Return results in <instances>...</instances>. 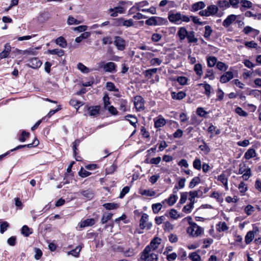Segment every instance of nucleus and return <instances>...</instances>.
<instances>
[{"instance_id":"58836bf2","label":"nucleus","mask_w":261,"mask_h":261,"mask_svg":"<svg viewBox=\"0 0 261 261\" xmlns=\"http://www.w3.org/2000/svg\"><path fill=\"white\" fill-rule=\"evenodd\" d=\"M203 144L200 145L199 148L201 151H203L205 154H207L211 151V149L204 141L203 142Z\"/></svg>"},{"instance_id":"ddd939ff","label":"nucleus","mask_w":261,"mask_h":261,"mask_svg":"<svg viewBox=\"0 0 261 261\" xmlns=\"http://www.w3.org/2000/svg\"><path fill=\"white\" fill-rule=\"evenodd\" d=\"M205 7V4L203 2H198L192 4L191 11L192 12H196L198 10H202Z\"/></svg>"},{"instance_id":"2eb2a0df","label":"nucleus","mask_w":261,"mask_h":261,"mask_svg":"<svg viewBox=\"0 0 261 261\" xmlns=\"http://www.w3.org/2000/svg\"><path fill=\"white\" fill-rule=\"evenodd\" d=\"M188 33L189 32H188L185 27L179 28L177 35L178 36L180 41H183L186 38H187Z\"/></svg>"},{"instance_id":"69168bd1","label":"nucleus","mask_w":261,"mask_h":261,"mask_svg":"<svg viewBox=\"0 0 261 261\" xmlns=\"http://www.w3.org/2000/svg\"><path fill=\"white\" fill-rule=\"evenodd\" d=\"M217 226L218 228H217V229L220 231H226L228 229V227L227 226L225 222H220L218 225Z\"/></svg>"},{"instance_id":"423d86ee","label":"nucleus","mask_w":261,"mask_h":261,"mask_svg":"<svg viewBox=\"0 0 261 261\" xmlns=\"http://www.w3.org/2000/svg\"><path fill=\"white\" fill-rule=\"evenodd\" d=\"M114 44L119 50H123L126 46V41L121 37L116 36L114 37Z\"/></svg>"},{"instance_id":"6ab92c4d","label":"nucleus","mask_w":261,"mask_h":261,"mask_svg":"<svg viewBox=\"0 0 261 261\" xmlns=\"http://www.w3.org/2000/svg\"><path fill=\"white\" fill-rule=\"evenodd\" d=\"M11 46L9 43H6L5 45L4 50L0 53V58L4 59L8 57L11 51Z\"/></svg>"},{"instance_id":"e2e57ef3","label":"nucleus","mask_w":261,"mask_h":261,"mask_svg":"<svg viewBox=\"0 0 261 261\" xmlns=\"http://www.w3.org/2000/svg\"><path fill=\"white\" fill-rule=\"evenodd\" d=\"M105 109L107 110L112 115H117L118 114V111L117 110L116 108L113 106H109Z\"/></svg>"},{"instance_id":"4c0bfd02","label":"nucleus","mask_w":261,"mask_h":261,"mask_svg":"<svg viewBox=\"0 0 261 261\" xmlns=\"http://www.w3.org/2000/svg\"><path fill=\"white\" fill-rule=\"evenodd\" d=\"M48 51L51 55H57L59 57H62L64 54V51L62 49H54L51 50H48Z\"/></svg>"},{"instance_id":"4be33fe9","label":"nucleus","mask_w":261,"mask_h":261,"mask_svg":"<svg viewBox=\"0 0 261 261\" xmlns=\"http://www.w3.org/2000/svg\"><path fill=\"white\" fill-rule=\"evenodd\" d=\"M125 119L128 120L129 123L135 128L137 127L136 123L138 122V119L134 115L128 114L125 117Z\"/></svg>"},{"instance_id":"de8ad7c7","label":"nucleus","mask_w":261,"mask_h":261,"mask_svg":"<svg viewBox=\"0 0 261 261\" xmlns=\"http://www.w3.org/2000/svg\"><path fill=\"white\" fill-rule=\"evenodd\" d=\"M113 214L108 213L107 215L103 214L101 219V223L102 224L106 223L109 220H111L112 218Z\"/></svg>"},{"instance_id":"37998d69","label":"nucleus","mask_w":261,"mask_h":261,"mask_svg":"<svg viewBox=\"0 0 261 261\" xmlns=\"http://www.w3.org/2000/svg\"><path fill=\"white\" fill-rule=\"evenodd\" d=\"M178 199V196L175 194H173L170 196L168 198L167 201L169 205L171 206L175 203Z\"/></svg>"},{"instance_id":"4468645a","label":"nucleus","mask_w":261,"mask_h":261,"mask_svg":"<svg viewBox=\"0 0 261 261\" xmlns=\"http://www.w3.org/2000/svg\"><path fill=\"white\" fill-rule=\"evenodd\" d=\"M100 110V106H91L88 109L89 114L91 116H97L99 114Z\"/></svg>"},{"instance_id":"864d4df0","label":"nucleus","mask_w":261,"mask_h":261,"mask_svg":"<svg viewBox=\"0 0 261 261\" xmlns=\"http://www.w3.org/2000/svg\"><path fill=\"white\" fill-rule=\"evenodd\" d=\"M155 16H152L145 21V24L149 26H156Z\"/></svg>"},{"instance_id":"5701e85b","label":"nucleus","mask_w":261,"mask_h":261,"mask_svg":"<svg viewBox=\"0 0 261 261\" xmlns=\"http://www.w3.org/2000/svg\"><path fill=\"white\" fill-rule=\"evenodd\" d=\"M207 66L209 67H213L215 65H217V59L214 56H209L206 57Z\"/></svg>"},{"instance_id":"393cba45","label":"nucleus","mask_w":261,"mask_h":261,"mask_svg":"<svg viewBox=\"0 0 261 261\" xmlns=\"http://www.w3.org/2000/svg\"><path fill=\"white\" fill-rule=\"evenodd\" d=\"M256 155V153L255 149L250 148L245 152L244 158L246 160H249L251 158L255 157Z\"/></svg>"},{"instance_id":"ea45409f","label":"nucleus","mask_w":261,"mask_h":261,"mask_svg":"<svg viewBox=\"0 0 261 261\" xmlns=\"http://www.w3.org/2000/svg\"><path fill=\"white\" fill-rule=\"evenodd\" d=\"M205 32L204 34V37L206 38V39H208L210 38L212 32L213 30L211 28V27L210 25H206L204 27Z\"/></svg>"},{"instance_id":"3c124183","label":"nucleus","mask_w":261,"mask_h":261,"mask_svg":"<svg viewBox=\"0 0 261 261\" xmlns=\"http://www.w3.org/2000/svg\"><path fill=\"white\" fill-rule=\"evenodd\" d=\"M204 79L208 78L210 80H214L215 78L213 70L207 69L206 73L204 77Z\"/></svg>"},{"instance_id":"473e14b6","label":"nucleus","mask_w":261,"mask_h":261,"mask_svg":"<svg viewBox=\"0 0 261 261\" xmlns=\"http://www.w3.org/2000/svg\"><path fill=\"white\" fill-rule=\"evenodd\" d=\"M200 178L199 176L194 177L190 182L189 188L190 189L194 188L197 185L200 183Z\"/></svg>"},{"instance_id":"f704fd0d","label":"nucleus","mask_w":261,"mask_h":261,"mask_svg":"<svg viewBox=\"0 0 261 261\" xmlns=\"http://www.w3.org/2000/svg\"><path fill=\"white\" fill-rule=\"evenodd\" d=\"M252 32L254 33L255 35H258L259 33V31L258 30L254 29L249 26H246L243 29V32L245 34H248Z\"/></svg>"},{"instance_id":"72a5a7b5","label":"nucleus","mask_w":261,"mask_h":261,"mask_svg":"<svg viewBox=\"0 0 261 261\" xmlns=\"http://www.w3.org/2000/svg\"><path fill=\"white\" fill-rule=\"evenodd\" d=\"M194 70L198 76H201L203 74L202 65L200 63L195 64Z\"/></svg>"},{"instance_id":"bf43d9fd","label":"nucleus","mask_w":261,"mask_h":261,"mask_svg":"<svg viewBox=\"0 0 261 261\" xmlns=\"http://www.w3.org/2000/svg\"><path fill=\"white\" fill-rule=\"evenodd\" d=\"M82 22L75 19L73 17L69 16L68 18L67 23L69 25L78 24Z\"/></svg>"},{"instance_id":"f8f14e48","label":"nucleus","mask_w":261,"mask_h":261,"mask_svg":"<svg viewBox=\"0 0 261 261\" xmlns=\"http://www.w3.org/2000/svg\"><path fill=\"white\" fill-rule=\"evenodd\" d=\"M161 239L155 238L153 239L150 243L149 245L146 247H149L150 251L155 250L158 248L159 245L161 243Z\"/></svg>"},{"instance_id":"cd10ccee","label":"nucleus","mask_w":261,"mask_h":261,"mask_svg":"<svg viewBox=\"0 0 261 261\" xmlns=\"http://www.w3.org/2000/svg\"><path fill=\"white\" fill-rule=\"evenodd\" d=\"M187 38L189 43H196L198 41L197 38L195 37V32L193 31L189 32Z\"/></svg>"},{"instance_id":"4d7b16f0","label":"nucleus","mask_w":261,"mask_h":261,"mask_svg":"<svg viewBox=\"0 0 261 261\" xmlns=\"http://www.w3.org/2000/svg\"><path fill=\"white\" fill-rule=\"evenodd\" d=\"M162 207V205L160 203H155L152 205V209L154 214H158L161 210Z\"/></svg>"},{"instance_id":"a878e982","label":"nucleus","mask_w":261,"mask_h":261,"mask_svg":"<svg viewBox=\"0 0 261 261\" xmlns=\"http://www.w3.org/2000/svg\"><path fill=\"white\" fill-rule=\"evenodd\" d=\"M38 144H39V141L37 139H36L32 143L28 144L27 145H18V146L15 147V148L12 149L11 151H12L13 150H17L18 149L22 148H24V147H28L29 148H31V147H32L33 146H37L38 145Z\"/></svg>"},{"instance_id":"603ef678","label":"nucleus","mask_w":261,"mask_h":261,"mask_svg":"<svg viewBox=\"0 0 261 261\" xmlns=\"http://www.w3.org/2000/svg\"><path fill=\"white\" fill-rule=\"evenodd\" d=\"M194 203H192V202L190 201V203L188 204L185 205L182 208V212L188 214L191 212L192 209L194 207Z\"/></svg>"},{"instance_id":"2f4dec72","label":"nucleus","mask_w":261,"mask_h":261,"mask_svg":"<svg viewBox=\"0 0 261 261\" xmlns=\"http://www.w3.org/2000/svg\"><path fill=\"white\" fill-rule=\"evenodd\" d=\"M156 25H167L168 24V21L166 18L155 16Z\"/></svg>"},{"instance_id":"c85d7f7f","label":"nucleus","mask_w":261,"mask_h":261,"mask_svg":"<svg viewBox=\"0 0 261 261\" xmlns=\"http://www.w3.org/2000/svg\"><path fill=\"white\" fill-rule=\"evenodd\" d=\"M158 71V68H151L146 70L143 72V74L146 77L150 79L153 75V74H155Z\"/></svg>"},{"instance_id":"9b49d317","label":"nucleus","mask_w":261,"mask_h":261,"mask_svg":"<svg viewBox=\"0 0 261 261\" xmlns=\"http://www.w3.org/2000/svg\"><path fill=\"white\" fill-rule=\"evenodd\" d=\"M190 197L189 198V200L192 203L195 202V198L196 197H200L202 195V192L200 190L197 191H191L189 193Z\"/></svg>"},{"instance_id":"49530a36","label":"nucleus","mask_w":261,"mask_h":261,"mask_svg":"<svg viewBox=\"0 0 261 261\" xmlns=\"http://www.w3.org/2000/svg\"><path fill=\"white\" fill-rule=\"evenodd\" d=\"M254 207L250 204L247 205L244 208L245 213L247 214V216L251 215L254 212Z\"/></svg>"},{"instance_id":"c756f323","label":"nucleus","mask_w":261,"mask_h":261,"mask_svg":"<svg viewBox=\"0 0 261 261\" xmlns=\"http://www.w3.org/2000/svg\"><path fill=\"white\" fill-rule=\"evenodd\" d=\"M254 238V232L249 231L248 232L245 237V243L247 244H250Z\"/></svg>"},{"instance_id":"6e6d98bb","label":"nucleus","mask_w":261,"mask_h":261,"mask_svg":"<svg viewBox=\"0 0 261 261\" xmlns=\"http://www.w3.org/2000/svg\"><path fill=\"white\" fill-rule=\"evenodd\" d=\"M106 88L110 91H118V89L116 88L114 84L111 82H108L106 83Z\"/></svg>"},{"instance_id":"09e8293b","label":"nucleus","mask_w":261,"mask_h":261,"mask_svg":"<svg viewBox=\"0 0 261 261\" xmlns=\"http://www.w3.org/2000/svg\"><path fill=\"white\" fill-rule=\"evenodd\" d=\"M218 7L220 8H229L228 2L225 0H219L217 3Z\"/></svg>"},{"instance_id":"b1692460","label":"nucleus","mask_w":261,"mask_h":261,"mask_svg":"<svg viewBox=\"0 0 261 261\" xmlns=\"http://www.w3.org/2000/svg\"><path fill=\"white\" fill-rule=\"evenodd\" d=\"M198 86H203L204 87L205 90L204 93L206 95L207 97H210L212 89L211 85L204 82V83L199 84Z\"/></svg>"},{"instance_id":"7ed1b4c3","label":"nucleus","mask_w":261,"mask_h":261,"mask_svg":"<svg viewBox=\"0 0 261 261\" xmlns=\"http://www.w3.org/2000/svg\"><path fill=\"white\" fill-rule=\"evenodd\" d=\"M141 259L144 261H156L158 255L155 253H152L150 251L149 247H145L141 252Z\"/></svg>"},{"instance_id":"9d476101","label":"nucleus","mask_w":261,"mask_h":261,"mask_svg":"<svg viewBox=\"0 0 261 261\" xmlns=\"http://www.w3.org/2000/svg\"><path fill=\"white\" fill-rule=\"evenodd\" d=\"M237 19V16L234 14L228 15L227 18L223 21V25L225 28H228L232 23L234 21Z\"/></svg>"},{"instance_id":"7c9ffc66","label":"nucleus","mask_w":261,"mask_h":261,"mask_svg":"<svg viewBox=\"0 0 261 261\" xmlns=\"http://www.w3.org/2000/svg\"><path fill=\"white\" fill-rule=\"evenodd\" d=\"M56 43L62 48H65L67 46V42L63 37H59L56 40Z\"/></svg>"},{"instance_id":"e433bc0d","label":"nucleus","mask_w":261,"mask_h":261,"mask_svg":"<svg viewBox=\"0 0 261 261\" xmlns=\"http://www.w3.org/2000/svg\"><path fill=\"white\" fill-rule=\"evenodd\" d=\"M82 247L80 246H77L75 249L68 251L67 253L68 255H71L74 257H78L79 256L80 252L81 250Z\"/></svg>"},{"instance_id":"0eeeda50","label":"nucleus","mask_w":261,"mask_h":261,"mask_svg":"<svg viewBox=\"0 0 261 261\" xmlns=\"http://www.w3.org/2000/svg\"><path fill=\"white\" fill-rule=\"evenodd\" d=\"M148 215L146 213H143L141 216L139 226L141 229H144L145 228L147 229H150L152 226V223L151 222L147 223L148 220Z\"/></svg>"},{"instance_id":"6e6552de","label":"nucleus","mask_w":261,"mask_h":261,"mask_svg":"<svg viewBox=\"0 0 261 261\" xmlns=\"http://www.w3.org/2000/svg\"><path fill=\"white\" fill-rule=\"evenodd\" d=\"M153 120L154 122V127L156 128L164 126L166 123V120L161 115L154 119Z\"/></svg>"},{"instance_id":"680f3d73","label":"nucleus","mask_w":261,"mask_h":261,"mask_svg":"<svg viewBox=\"0 0 261 261\" xmlns=\"http://www.w3.org/2000/svg\"><path fill=\"white\" fill-rule=\"evenodd\" d=\"M240 3L242 7L245 8H251L252 6V3L248 0H242Z\"/></svg>"},{"instance_id":"774afa93","label":"nucleus","mask_w":261,"mask_h":261,"mask_svg":"<svg viewBox=\"0 0 261 261\" xmlns=\"http://www.w3.org/2000/svg\"><path fill=\"white\" fill-rule=\"evenodd\" d=\"M170 217L173 219H177L179 217V215L178 214L177 212L175 209H171L169 212Z\"/></svg>"},{"instance_id":"c9c22d12","label":"nucleus","mask_w":261,"mask_h":261,"mask_svg":"<svg viewBox=\"0 0 261 261\" xmlns=\"http://www.w3.org/2000/svg\"><path fill=\"white\" fill-rule=\"evenodd\" d=\"M103 206L108 210L117 209L119 207V204L115 203H106L103 204Z\"/></svg>"},{"instance_id":"1a4fd4ad","label":"nucleus","mask_w":261,"mask_h":261,"mask_svg":"<svg viewBox=\"0 0 261 261\" xmlns=\"http://www.w3.org/2000/svg\"><path fill=\"white\" fill-rule=\"evenodd\" d=\"M233 78V74L232 72L228 71L221 76L220 81L221 83H226Z\"/></svg>"},{"instance_id":"f03ea898","label":"nucleus","mask_w":261,"mask_h":261,"mask_svg":"<svg viewBox=\"0 0 261 261\" xmlns=\"http://www.w3.org/2000/svg\"><path fill=\"white\" fill-rule=\"evenodd\" d=\"M187 233L192 237H198L203 231V228L195 222L190 223V226L187 228Z\"/></svg>"},{"instance_id":"13d9d810","label":"nucleus","mask_w":261,"mask_h":261,"mask_svg":"<svg viewBox=\"0 0 261 261\" xmlns=\"http://www.w3.org/2000/svg\"><path fill=\"white\" fill-rule=\"evenodd\" d=\"M216 67L221 71H226L228 68V66H227L224 63L220 61L217 62Z\"/></svg>"},{"instance_id":"412c9836","label":"nucleus","mask_w":261,"mask_h":261,"mask_svg":"<svg viewBox=\"0 0 261 261\" xmlns=\"http://www.w3.org/2000/svg\"><path fill=\"white\" fill-rule=\"evenodd\" d=\"M186 96V94L184 91H179L178 93L172 92L171 93L172 98L174 99L181 100L185 98Z\"/></svg>"},{"instance_id":"c03bdc74","label":"nucleus","mask_w":261,"mask_h":261,"mask_svg":"<svg viewBox=\"0 0 261 261\" xmlns=\"http://www.w3.org/2000/svg\"><path fill=\"white\" fill-rule=\"evenodd\" d=\"M193 167L198 170H200L201 169V161L200 159L196 158L193 162Z\"/></svg>"},{"instance_id":"f257e3e1","label":"nucleus","mask_w":261,"mask_h":261,"mask_svg":"<svg viewBox=\"0 0 261 261\" xmlns=\"http://www.w3.org/2000/svg\"><path fill=\"white\" fill-rule=\"evenodd\" d=\"M168 18L170 22L180 24L182 22H189L190 21V17L188 16L182 14L180 12H174L170 11L168 14Z\"/></svg>"},{"instance_id":"f3484780","label":"nucleus","mask_w":261,"mask_h":261,"mask_svg":"<svg viewBox=\"0 0 261 261\" xmlns=\"http://www.w3.org/2000/svg\"><path fill=\"white\" fill-rule=\"evenodd\" d=\"M95 223V220L93 218L87 219L81 221L80 224L81 228H84L87 226H91Z\"/></svg>"},{"instance_id":"338daca9","label":"nucleus","mask_w":261,"mask_h":261,"mask_svg":"<svg viewBox=\"0 0 261 261\" xmlns=\"http://www.w3.org/2000/svg\"><path fill=\"white\" fill-rule=\"evenodd\" d=\"M238 189L241 193H244L247 190V187L244 181H241L239 185Z\"/></svg>"},{"instance_id":"dca6fc26","label":"nucleus","mask_w":261,"mask_h":261,"mask_svg":"<svg viewBox=\"0 0 261 261\" xmlns=\"http://www.w3.org/2000/svg\"><path fill=\"white\" fill-rule=\"evenodd\" d=\"M42 62L37 58H33L29 62V66L32 68L37 69L41 66Z\"/></svg>"},{"instance_id":"8fccbe9b","label":"nucleus","mask_w":261,"mask_h":261,"mask_svg":"<svg viewBox=\"0 0 261 261\" xmlns=\"http://www.w3.org/2000/svg\"><path fill=\"white\" fill-rule=\"evenodd\" d=\"M174 228V226L170 222H166L163 226V229L165 231L170 232Z\"/></svg>"},{"instance_id":"0e129e2a","label":"nucleus","mask_w":261,"mask_h":261,"mask_svg":"<svg viewBox=\"0 0 261 261\" xmlns=\"http://www.w3.org/2000/svg\"><path fill=\"white\" fill-rule=\"evenodd\" d=\"M235 112L241 116L246 117L248 116V113L239 107L236 108Z\"/></svg>"},{"instance_id":"aec40b11","label":"nucleus","mask_w":261,"mask_h":261,"mask_svg":"<svg viewBox=\"0 0 261 261\" xmlns=\"http://www.w3.org/2000/svg\"><path fill=\"white\" fill-rule=\"evenodd\" d=\"M81 194L88 200L91 199L94 197V193L91 189L82 190L80 191Z\"/></svg>"},{"instance_id":"39448f33","label":"nucleus","mask_w":261,"mask_h":261,"mask_svg":"<svg viewBox=\"0 0 261 261\" xmlns=\"http://www.w3.org/2000/svg\"><path fill=\"white\" fill-rule=\"evenodd\" d=\"M134 105L138 112L143 111L145 109L144 100L140 95H137L134 97Z\"/></svg>"},{"instance_id":"79ce46f5","label":"nucleus","mask_w":261,"mask_h":261,"mask_svg":"<svg viewBox=\"0 0 261 261\" xmlns=\"http://www.w3.org/2000/svg\"><path fill=\"white\" fill-rule=\"evenodd\" d=\"M32 233V231H31L30 228L27 226V225H24L22 226L21 228V233L24 236V237H28Z\"/></svg>"},{"instance_id":"bb28decb","label":"nucleus","mask_w":261,"mask_h":261,"mask_svg":"<svg viewBox=\"0 0 261 261\" xmlns=\"http://www.w3.org/2000/svg\"><path fill=\"white\" fill-rule=\"evenodd\" d=\"M206 9L209 16L215 15L218 11V6L214 5L208 6Z\"/></svg>"},{"instance_id":"052dcab7","label":"nucleus","mask_w":261,"mask_h":261,"mask_svg":"<svg viewBox=\"0 0 261 261\" xmlns=\"http://www.w3.org/2000/svg\"><path fill=\"white\" fill-rule=\"evenodd\" d=\"M77 68L84 73H87L89 72V69L81 63L77 64Z\"/></svg>"},{"instance_id":"a19ab883","label":"nucleus","mask_w":261,"mask_h":261,"mask_svg":"<svg viewBox=\"0 0 261 261\" xmlns=\"http://www.w3.org/2000/svg\"><path fill=\"white\" fill-rule=\"evenodd\" d=\"M189 257L192 261H201V256L195 252L190 253L189 255Z\"/></svg>"},{"instance_id":"a211bd4d","label":"nucleus","mask_w":261,"mask_h":261,"mask_svg":"<svg viewBox=\"0 0 261 261\" xmlns=\"http://www.w3.org/2000/svg\"><path fill=\"white\" fill-rule=\"evenodd\" d=\"M217 180L224 185L226 190H228V178L224 173H222L218 175L217 177Z\"/></svg>"},{"instance_id":"20e7f679","label":"nucleus","mask_w":261,"mask_h":261,"mask_svg":"<svg viewBox=\"0 0 261 261\" xmlns=\"http://www.w3.org/2000/svg\"><path fill=\"white\" fill-rule=\"evenodd\" d=\"M99 67L100 68L103 67L106 72L113 73L116 71L117 66L114 62H110L105 64L104 62H101Z\"/></svg>"},{"instance_id":"5fc2aeb1","label":"nucleus","mask_w":261,"mask_h":261,"mask_svg":"<svg viewBox=\"0 0 261 261\" xmlns=\"http://www.w3.org/2000/svg\"><path fill=\"white\" fill-rule=\"evenodd\" d=\"M69 104L70 106L74 107L75 109H78L80 106H82L83 103L82 102L78 101L77 100L71 99L69 101Z\"/></svg>"},{"instance_id":"a18cd8bd","label":"nucleus","mask_w":261,"mask_h":261,"mask_svg":"<svg viewBox=\"0 0 261 261\" xmlns=\"http://www.w3.org/2000/svg\"><path fill=\"white\" fill-rule=\"evenodd\" d=\"M140 194L146 196L152 197L155 195V192L150 190H143L140 192Z\"/></svg>"}]
</instances>
